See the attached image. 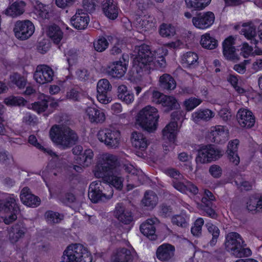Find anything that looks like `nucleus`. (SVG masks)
Wrapping results in <instances>:
<instances>
[{
    "mask_svg": "<svg viewBox=\"0 0 262 262\" xmlns=\"http://www.w3.org/2000/svg\"><path fill=\"white\" fill-rule=\"evenodd\" d=\"M115 215L120 222L125 225L129 224L133 220L132 212L126 210L123 206H116Z\"/></svg>",
    "mask_w": 262,
    "mask_h": 262,
    "instance_id": "obj_30",
    "label": "nucleus"
},
{
    "mask_svg": "<svg viewBox=\"0 0 262 262\" xmlns=\"http://www.w3.org/2000/svg\"><path fill=\"white\" fill-rule=\"evenodd\" d=\"M159 85L163 90L171 91L176 87L174 78L169 74H163L159 78Z\"/></svg>",
    "mask_w": 262,
    "mask_h": 262,
    "instance_id": "obj_32",
    "label": "nucleus"
},
{
    "mask_svg": "<svg viewBox=\"0 0 262 262\" xmlns=\"http://www.w3.org/2000/svg\"><path fill=\"white\" fill-rule=\"evenodd\" d=\"M224 135V127L222 125H216L211 127L209 136L211 138L212 142L219 144L222 142Z\"/></svg>",
    "mask_w": 262,
    "mask_h": 262,
    "instance_id": "obj_36",
    "label": "nucleus"
},
{
    "mask_svg": "<svg viewBox=\"0 0 262 262\" xmlns=\"http://www.w3.org/2000/svg\"><path fill=\"white\" fill-rule=\"evenodd\" d=\"M50 136L54 143L61 146L64 149L72 147L78 139L76 133L70 127H61L58 125L51 127Z\"/></svg>",
    "mask_w": 262,
    "mask_h": 262,
    "instance_id": "obj_3",
    "label": "nucleus"
},
{
    "mask_svg": "<svg viewBox=\"0 0 262 262\" xmlns=\"http://www.w3.org/2000/svg\"><path fill=\"white\" fill-rule=\"evenodd\" d=\"M109 43L105 37L100 36L94 42L93 46L95 50L99 52L104 51L107 48Z\"/></svg>",
    "mask_w": 262,
    "mask_h": 262,
    "instance_id": "obj_53",
    "label": "nucleus"
},
{
    "mask_svg": "<svg viewBox=\"0 0 262 262\" xmlns=\"http://www.w3.org/2000/svg\"><path fill=\"white\" fill-rule=\"evenodd\" d=\"M173 186L180 192L186 194L195 195L199 192L198 187L190 181L187 182L186 184L180 182H174Z\"/></svg>",
    "mask_w": 262,
    "mask_h": 262,
    "instance_id": "obj_24",
    "label": "nucleus"
},
{
    "mask_svg": "<svg viewBox=\"0 0 262 262\" xmlns=\"http://www.w3.org/2000/svg\"><path fill=\"white\" fill-rule=\"evenodd\" d=\"M20 199L24 205L29 207L35 208L40 204V198L32 194L28 187H25L21 189Z\"/></svg>",
    "mask_w": 262,
    "mask_h": 262,
    "instance_id": "obj_18",
    "label": "nucleus"
},
{
    "mask_svg": "<svg viewBox=\"0 0 262 262\" xmlns=\"http://www.w3.org/2000/svg\"><path fill=\"white\" fill-rule=\"evenodd\" d=\"M242 236L235 232L228 233L226 236L225 248L236 257L242 258L251 255L252 252L248 248Z\"/></svg>",
    "mask_w": 262,
    "mask_h": 262,
    "instance_id": "obj_4",
    "label": "nucleus"
},
{
    "mask_svg": "<svg viewBox=\"0 0 262 262\" xmlns=\"http://www.w3.org/2000/svg\"><path fill=\"white\" fill-rule=\"evenodd\" d=\"M215 17H192L193 25L200 29L209 27L214 21Z\"/></svg>",
    "mask_w": 262,
    "mask_h": 262,
    "instance_id": "obj_42",
    "label": "nucleus"
},
{
    "mask_svg": "<svg viewBox=\"0 0 262 262\" xmlns=\"http://www.w3.org/2000/svg\"><path fill=\"white\" fill-rule=\"evenodd\" d=\"M184 112L180 111L173 112L171 114L172 121L169 122L162 130L163 139L167 140L169 142L176 141L178 133V121L183 120Z\"/></svg>",
    "mask_w": 262,
    "mask_h": 262,
    "instance_id": "obj_9",
    "label": "nucleus"
},
{
    "mask_svg": "<svg viewBox=\"0 0 262 262\" xmlns=\"http://www.w3.org/2000/svg\"><path fill=\"white\" fill-rule=\"evenodd\" d=\"M34 13L35 15L39 16H46L49 14L51 15V12H49L48 6L43 5L41 3L38 4L35 7Z\"/></svg>",
    "mask_w": 262,
    "mask_h": 262,
    "instance_id": "obj_56",
    "label": "nucleus"
},
{
    "mask_svg": "<svg viewBox=\"0 0 262 262\" xmlns=\"http://www.w3.org/2000/svg\"><path fill=\"white\" fill-rule=\"evenodd\" d=\"M253 48L247 42H244L241 48V54L244 58H247L252 53Z\"/></svg>",
    "mask_w": 262,
    "mask_h": 262,
    "instance_id": "obj_64",
    "label": "nucleus"
},
{
    "mask_svg": "<svg viewBox=\"0 0 262 262\" xmlns=\"http://www.w3.org/2000/svg\"><path fill=\"white\" fill-rule=\"evenodd\" d=\"M92 256L88 249L80 244L69 245L63 251L60 262H92Z\"/></svg>",
    "mask_w": 262,
    "mask_h": 262,
    "instance_id": "obj_6",
    "label": "nucleus"
},
{
    "mask_svg": "<svg viewBox=\"0 0 262 262\" xmlns=\"http://www.w3.org/2000/svg\"><path fill=\"white\" fill-rule=\"evenodd\" d=\"M60 200L63 204L68 205L74 203L76 200V196L73 193L66 192L60 195Z\"/></svg>",
    "mask_w": 262,
    "mask_h": 262,
    "instance_id": "obj_57",
    "label": "nucleus"
},
{
    "mask_svg": "<svg viewBox=\"0 0 262 262\" xmlns=\"http://www.w3.org/2000/svg\"><path fill=\"white\" fill-rule=\"evenodd\" d=\"M164 96V94L158 91H154L152 93V96L151 98V101L153 103L156 104H161Z\"/></svg>",
    "mask_w": 262,
    "mask_h": 262,
    "instance_id": "obj_62",
    "label": "nucleus"
},
{
    "mask_svg": "<svg viewBox=\"0 0 262 262\" xmlns=\"http://www.w3.org/2000/svg\"><path fill=\"white\" fill-rule=\"evenodd\" d=\"M202 100L195 97H190L186 99L183 103V106L187 112H190L200 105Z\"/></svg>",
    "mask_w": 262,
    "mask_h": 262,
    "instance_id": "obj_45",
    "label": "nucleus"
},
{
    "mask_svg": "<svg viewBox=\"0 0 262 262\" xmlns=\"http://www.w3.org/2000/svg\"><path fill=\"white\" fill-rule=\"evenodd\" d=\"M159 33L162 37H169L174 36L176 29L171 24L163 23L160 27Z\"/></svg>",
    "mask_w": 262,
    "mask_h": 262,
    "instance_id": "obj_51",
    "label": "nucleus"
},
{
    "mask_svg": "<svg viewBox=\"0 0 262 262\" xmlns=\"http://www.w3.org/2000/svg\"><path fill=\"white\" fill-rule=\"evenodd\" d=\"M227 81L233 86L235 91L239 94H243L246 92L245 90L238 85L237 76L234 75H230L227 78Z\"/></svg>",
    "mask_w": 262,
    "mask_h": 262,
    "instance_id": "obj_54",
    "label": "nucleus"
},
{
    "mask_svg": "<svg viewBox=\"0 0 262 262\" xmlns=\"http://www.w3.org/2000/svg\"><path fill=\"white\" fill-rule=\"evenodd\" d=\"M4 102L7 106H24L26 100L21 97L10 96L4 99Z\"/></svg>",
    "mask_w": 262,
    "mask_h": 262,
    "instance_id": "obj_48",
    "label": "nucleus"
},
{
    "mask_svg": "<svg viewBox=\"0 0 262 262\" xmlns=\"http://www.w3.org/2000/svg\"><path fill=\"white\" fill-rule=\"evenodd\" d=\"M119 162L117 157L113 154H108L102 161L97 163L94 170L95 176L113 186L118 190L123 187V179L116 175Z\"/></svg>",
    "mask_w": 262,
    "mask_h": 262,
    "instance_id": "obj_1",
    "label": "nucleus"
},
{
    "mask_svg": "<svg viewBox=\"0 0 262 262\" xmlns=\"http://www.w3.org/2000/svg\"><path fill=\"white\" fill-rule=\"evenodd\" d=\"M111 259L112 262H133V260L131 252L126 248L118 249Z\"/></svg>",
    "mask_w": 262,
    "mask_h": 262,
    "instance_id": "obj_25",
    "label": "nucleus"
},
{
    "mask_svg": "<svg viewBox=\"0 0 262 262\" xmlns=\"http://www.w3.org/2000/svg\"><path fill=\"white\" fill-rule=\"evenodd\" d=\"M13 163V157L7 151L5 150H0V164L8 166Z\"/></svg>",
    "mask_w": 262,
    "mask_h": 262,
    "instance_id": "obj_55",
    "label": "nucleus"
},
{
    "mask_svg": "<svg viewBox=\"0 0 262 262\" xmlns=\"http://www.w3.org/2000/svg\"><path fill=\"white\" fill-rule=\"evenodd\" d=\"M208 232L212 235V238L208 243V245L211 247L214 246L218 240L220 231L219 228L215 225L208 223L206 224Z\"/></svg>",
    "mask_w": 262,
    "mask_h": 262,
    "instance_id": "obj_44",
    "label": "nucleus"
},
{
    "mask_svg": "<svg viewBox=\"0 0 262 262\" xmlns=\"http://www.w3.org/2000/svg\"><path fill=\"white\" fill-rule=\"evenodd\" d=\"M235 48L233 47H223V53L226 59H233L235 57Z\"/></svg>",
    "mask_w": 262,
    "mask_h": 262,
    "instance_id": "obj_59",
    "label": "nucleus"
},
{
    "mask_svg": "<svg viewBox=\"0 0 262 262\" xmlns=\"http://www.w3.org/2000/svg\"><path fill=\"white\" fill-rule=\"evenodd\" d=\"M187 6L189 8H194V11L202 9L207 6L211 0H185ZM192 11H193L192 10Z\"/></svg>",
    "mask_w": 262,
    "mask_h": 262,
    "instance_id": "obj_49",
    "label": "nucleus"
},
{
    "mask_svg": "<svg viewBox=\"0 0 262 262\" xmlns=\"http://www.w3.org/2000/svg\"><path fill=\"white\" fill-rule=\"evenodd\" d=\"M86 113L91 123H102L105 120L104 113L95 107H88Z\"/></svg>",
    "mask_w": 262,
    "mask_h": 262,
    "instance_id": "obj_28",
    "label": "nucleus"
},
{
    "mask_svg": "<svg viewBox=\"0 0 262 262\" xmlns=\"http://www.w3.org/2000/svg\"><path fill=\"white\" fill-rule=\"evenodd\" d=\"M45 219L48 224L55 225L60 223L64 218L63 213L51 210L46 211L44 214Z\"/></svg>",
    "mask_w": 262,
    "mask_h": 262,
    "instance_id": "obj_34",
    "label": "nucleus"
},
{
    "mask_svg": "<svg viewBox=\"0 0 262 262\" xmlns=\"http://www.w3.org/2000/svg\"><path fill=\"white\" fill-rule=\"evenodd\" d=\"M134 62L138 74L141 72L148 73L153 63L160 70L164 68L166 65L165 57L161 56L156 59L155 52L151 50L149 46L145 44L139 47L138 54L134 60Z\"/></svg>",
    "mask_w": 262,
    "mask_h": 262,
    "instance_id": "obj_2",
    "label": "nucleus"
},
{
    "mask_svg": "<svg viewBox=\"0 0 262 262\" xmlns=\"http://www.w3.org/2000/svg\"><path fill=\"white\" fill-rule=\"evenodd\" d=\"M250 60H244L242 62L234 66L233 69L239 74H244L246 71V66L250 63Z\"/></svg>",
    "mask_w": 262,
    "mask_h": 262,
    "instance_id": "obj_63",
    "label": "nucleus"
},
{
    "mask_svg": "<svg viewBox=\"0 0 262 262\" xmlns=\"http://www.w3.org/2000/svg\"><path fill=\"white\" fill-rule=\"evenodd\" d=\"M18 199L13 194L9 195L5 199L0 200V212L10 213L8 217H6L4 223L9 225L17 219V214L19 208L17 202Z\"/></svg>",
    "mask_w": 262,
    "mask_h": 262,
    "instance_id": "obj_8",
    "label": "nucleus"
},
{
    "mask_svg": "<svg viewBox=\"0 0 262 262\" xmlns=\"http://www.w3.org/2000/svg\"><path fill=\"white\" fill-rule=\"evenodd\" d=\"M158 203L157 194L152 190H146L144 194L141 203L147 210H152Z\"/></svg>",
    "mask_w": 262,
    "mask_h": 262,
    "instance_id": "obj_23",
    "label": "nucleus"
},
{
    "mask_svg": "<svg viewBox=\"0 0 262 262\" xmlns=\"http://www.w3.org/2000/svg\"><path fill=\"white\" fill-rule=\"evenodd\" d=\"M27 229L23 222H18L14 224L9 231V239L11 243L14 244L25 236Z\"/></svg>",
    "mask_w": 262,
    "mask_h": 262,
    "instance_id": "obj_21",
    "label": "nucleus"
},
{
    "mask_svg": "<svg viewBox=\"0 0 262 262\" xmlns=\"http://www.w3.org/2000/svg\"><path fill=\"white\" fill-rule=\"evenodd\" d=\"M190 216L186 211L182 210L179 214L173 215L171 217V222L173 225L182 228H186L188 225Z\"/></svg>",
    "mask_w": 262,
    "mask_h": 262,
    "instance_id": "obj_37",
    "label": "nucleus"
},
{
    "mask_svg": "<svg viewBox=\"0 0 262 262\" xmlns=\"http://www.w3.org/2000/svg\"><path fill=\"white\" fill-rule=\"evenodd\" d=\"M32 108L38 114L45 112L49 106V98L45 95L42 96L38 101L32 103Z\"/></svg>",
    "mask_w": 262,
    "mask_h": 262,
    "instance_id": "obj_43",
    "label": "nucleus"
},
{
    "mask_svg": "<svg viewBox=\"0 0 262 262\" xmlns=\"http://www.w3.org/2000/svg\"><path fill=\"white\" fill-rule=\"evenodd\" d=\"M126 58H128V56L123 54L122 59L124 62L120 60L109 65L106 69V72L107 75L116 79H119L123 77L127 71L128 63V60H126Z\"/></svg>",
    "mask_w": 262,
    "mask_h": 262,
    "instance_id": "obj_12",
    "label": "nucleus"
},
{
    "mask_svg": "<svg viewBox=\"0 0 262 262\" xmlns=\"http://www.w3.org/2000/svg\"><path fill=\"white\" fill-rule=\"evenodd\" d=\"M161 105L166 112H170L176 110L179 106L177 99L173 96H164Z\"/></svg>",
    "mask_w": 262,
    "mask_h": 262,
    "instance_id": "obj_41",
    "label": "nucleus"
},
{
    "mask_svg": "<svg viewBox=\"0 0 262 262\" xmlns=\"http://www.w3.org/2000/svg\"><path fill=\"white\" fill-rule=\"evenodd\" d=\"M159 118L158 110L154 106L147 105L139 112L136 122L144 130L152 133L157 128Z\"/></svg>",
    "mask_w": 262,
    "mask_h": 262,
    "instance_id": "obj_5",
    "label": "nucleus"
},
{
    "mask_svg": "<svg viewBox=\"0 0 262 262\" xmlns=\"http://www.w3.org/2000/svg\"><path fill=\"white\" fill-rule=\"evenodd\" d=\"M214 116V113L208 108L200 109L191 114V119L194 122L201 120L208 121Z\"/></svg>",
    "mask_w": 262,
    "mask_h": 262,
    "instance_id": "obj_31",
    "label": "nucleus"
},
{
    "mask_svg": "<svg viewBox=\"0 0 262 262\" xmlns=\"http://www.w3.org/2000/svg\"><path fill=\"white\" fill-rule=\"evenodd\" d=\"M158 222L156 217L147 219L140 226L141 233L151 241L156 240L157 238L156 227Z\"/></svg>",
    "mask_w": 262,
    "mask_h": 262,
    "instance_id": "obj_15",
    "label": "nucleus"
},
{
    "mask_svg": "<svg viewBox=\"0 0 262 262\" xmlns=\"http://www.w3.org/2000/svg\"><path fill=\"white\" fill-rule=\"evenodd\" d=\"M131 140L133 146L141 151H145L149 144V141L145 136L138 132L132 133Z\"/></svg>",
    "mask_w": 262,
    "mask_h": 262,
    "instance_id": "obj_22",
    "label": "nucleus"
},
{
    "mask_svg": "<svg viewBox=\"0 0 262 262\" xmlns=\"http://www.w3.org/2000/svg\"><path fill=\"white\" fill-rule=\"evenodd\" d=\"M236 116L238 122L242 127L251 128L255 124V117L253 113L248 109L240 108Z\"/></svg>",
    "mask_w": 262,
    "mask_h": 262,
    "instance_id": "obj_17",
    "label": "nucleus"
},
{
    "mask_svg": "<svg viewBox=\"0 0 262 262\" xmlns=\"http://www.w3.org/2000/svg\"><path fill=\"white\" fill-rule=\"evenodd\" d=\"M23 121L27 125L34 126L37 124L38 119L35 115L27 113L24 116Z\"/></svg>",
    "mask_w": 262,
    "mask_h": 262,
    "instance_id": "obj_58",
    "label": "nucleus"
},
{
    "mask_svg": "<svg viewBox=\"0 0 262 262\" xmlns=\"http://www.w3.org/2000/svg\"><path fill=\"white\" fill-rule=\"evenodd\" d=\"M124 169L128 174L126 176V179L128 182L130 181L133 182L138 180V170L134 166L130 164H124Z\"/></svg>",
    "mask_w": 262,
    "mask_h": 262,
    "instance_id": "obj_47",
    "label": "nucleus"
},
{
    "mask_svg": "<svg viewBox=\"0 0 262 262\" xmlns=\"http://www.w3.org/2000/svg\"><path fill=\"white\" fill-rule=\"evenodd\" d=\"M25 3L24 2H15L9 8L5 10L3 14L10 15L11 16H19L23 14L25 11L24 7Z\"/></svg>",
    "mask_w": 262,
    "mask_h": 262,
    "instance_id": "obj_35",
    "label": "nucleus"
},
{
    "mask_svg": "<svg viewBox=\"0 0 262 262\" xmlns=\"http://www.w3.org/2000/svg\"><path fill=\"white\" fill-rule=\"evenodd\" d=\"M210 174L214 178H219L222 174V168L217 165H212L210 166L209 169Z\"/></svg>",
    "mask_w": 262,
    "mask_h": 262,
    "instance_id": "obj_61",
    "label": "nucleus"
},
{
    "mask_svg": "<svg viewBox=\"0 0 262 262\" xmlns=\"http://www.w3.org/2000/svg\"><path fill=\"white\" fill-rule=\"evenodd\" d=\"M101 8L105 16H118L120 10L113 0H103Z\"/></svg>",
    "mask_w": 262,
    "mask_h": 262,
    "instance_id": "obj_27",
    "label": "nucleus"
},
{
    "mask_svg": "<svg viewBox=\"0 0 262 262\" xmlns=\"http://www.w3.org/2000/svg\"><path fill=\"white\" fill-rule=\"evenodd\" d=\"M52 69L46 64L38 66L34 74V78L37 83L43 84L51 82L53 79Z\"/></svg>",
    "mask_w": 262,
    "mask_h": 262,
    "instance_id": "obj_14",
    "label": "nucleus"
},
{
    "mask_svg": "<svg viewBox=\"0 0 262 262\" xmlns=\"http://www.w3.org/2000/svg\"><path fill=\"white\" fill-rule=\"evenodd\" d=\"M199 56L194 52L188 51L183 54L181 57V63L183 67L187 68H193L198 63Z\"/></svg>",
    "mask_w": 262,
    "mask_h": 262,
    "instance_id": "obj_29",
    "label": "nucleus"
},
{
    "mask_svg": "<svg viewBox=\"0 0 262 262\" xmlns=\"http://www.w3.org/2000/svg\"><path fill=\"white\" fill-rule=\"evenodd\" d=\"M108 187L110 189V192L107 195L103 192L104 187L102 185L101 182L99 181L92 182L89 186L88 192V196L91 202L97 203L103 199L111 198L113 195V190L110 185Z\"/></svg>",
    "mask_w": 262,
    "mask_h": 262,
    "instance_id": "obj_11",
    "label": "nucleus"
},
{
    "mask_svg": "<svg viewBox=\"0 0 262 262\" xmlns=\"http://www.w3.org/2000/svg\"><path fill=\"white\" fill-rule=\"evenodd\" d=\"M220 151L214 145H201L195 158L196 163H208L220 158Z\"/></svg>",
    "mask_w": 262,
    "mask_h": 262,
    "instance_id": "obj_10",
    "label": "nucleus"
},
{
    "mask_svg": "<svg viewBox=\"0 0 262 262\" xmlns=\"http://www.w3.org/2000/svg\"><path fill=\"white\" fill-rule=\"evenodd\" d=\"M98 140L111 148H118L121 141V132L112 126L101 128L97 134Z\"/></svg>",
    "mask_w": 262,
    "mask_h": 262,
    "instance_id": "obj_7",
    "label": "nucleus"
},
{
    "mask_svg": "<svg viewBox=\"0 0 262 262\" xmlns=\"http://www.w3.org/2000/svg\"><path fill=\"white\" fill-rule=\"evenodd\" d=\"M118 97L126 104H130L134 100V94L127 90L125 85L121 84L117 89Z\"/></svg>",
    "mask_w": 262,
    "mask_h": 262,
    "instance_id": "obj_33",
    "label": "nucleus"
},
{
    "mask_svg": "<svg viewBox=\"0 0 262 262\" xmlns=\"http://www.w3.org/2000/svg\"><path fill=\"white\" fill-rule=\"evenodd\" d=\"M46 33L54 43L58 45L63 38V33L61 28L55 24L48 27Z\"/></svg>",
    "mask_w": 262,
    "mask_h": 262,
    "instance_id": "obj_26",
    "label": "nucleus"
},
{
    "mask_svg": "<svg viewBox=\"0 0 262 262\" xmlns=\"http://www.w3.org/2000/svg\"><path fill=\"white\" fill-rule=\"evenodd\" d=\"M212 206H206L205 208H200V209L203 212L204 215L209 217L213 219H216L218 215L215 210Z\"/></svg>",
    "mask_w": 262,
    "mask_h": 262,
    "instance_id": "obj_60",
    "label": "nucleus"
},
{
    "mask_svg": "<svg viewBox=\"0 0 262 262\" xmlns=\"http://www.w3.org/2000/svg\"><path fill=\"white\" fill-rule=\"evenodd\" d=\"M82 96V92L80 89L78 88H71L67 92L66 97L67 99L73 102L80 101Z\"/></svg>",
    "mask_w": 262,
    "mask_h": 262,
    "instance_id": "obj_52",
    "label": "nucleus"
},
{
    "mask_svg": "<svg viewBox=\"0 0 262 262\" xmlns=\"http://www.w3.org/2000/svg\"><path fill=\"white\" fill-rule=\"evenodd\" d=\"M10 79L12 83L18 89H24L27 84V80L24 76L17 73H14L10 75Z\"/></svg>",
    "mask_w": 262,
    "mask_h": 262,
    "instance_id": "obj_50",
    "label": "nucleus"
},
{
    "mask_svg": "<svg viewBox=\"0 0 262 262\" xmlns=\"http://www.w3.org/2000/svg\"><path fill=\"white\" fill-rule=\"evenodd\" d=\"M112 85L106 79H102L98 81L97 85V98L101 103L107 104L110 101L108 93L111 91Z\"/></svg>",
    "mask_w": 262,
    "mask_h": 262,
    "instance_id": "obj_16",
    "label": "nucleus"
},
{
    "mask_svg": "<svg viewBox=\"0 0 262 262\" xmlns=\"http://www.w3.org/2000/svg\"><path fill=\"white\" fill-rule=\"evenodd\" d=\"M98 3L97 0H83V9L78 10L76 14H92L95 11Z\"/></svg>",
    "mask_w": 262,
    "mask_h": 262,
    "instance_id": "obj_39",
    "label": "nucleus"
},
{
    "mask_svg": "<svg viewBox=\"0 0 262 262\" xmlns=\"http://www.w3.org/2000/svg\"><path fill=\"white\" fill-rule=\"evenodd\" d=\"M200 44L202 47L208 50L216 48L218 45L217 40L211 36L209 33H205L201 37Z\"/></svg>",
    "mask_w": 262,
    "mask_h": 262,
    "instance_id": "obj_40",
    "label": "nucleus"
},
{
    "mask_svg": "<svg viewBox=\"0 0 262 262\" xmlns=\"http://www.w3.org/2000/svg\"><path fill=\"white\" fill-rule=\"evenodd\" d=\"M90 17H71V23L77 30L85 29L90 20Z\"/></svg>",
    "mask_w": 262,
    "mask_h": 262,
    "instance_id": "obj_46",
    "label": "nucleus"
},
{
    "mask_svg": "<svg viewBox=\"0 0 262 262\" xmlns=\"http://www.w3.org/2000/svg\"><path fill=\"white\" fill-rule=\"evenodd\" d=\"M82 151L83 147L81 145H76L72 149L73 154L79 156L80 164L82 165L83 166L88 167L93 161L94 152L90 148L85 149L83 154H82Z\"/></svg>",
    "mask_w": 262,
    "mask_h": 262,
    "instance_id": "obj_19",
    "label": "nucleus"
},
{
    "mask_svg": "<svg viewBox=\"0 0 262 262\" xmlns=\"http://www.w3.org/2000/svg\"><path fill=\"white\" fill-rule=\"evenodd\" d=\"M243 28L240 32L248 40H254L256 43L257 41L255 40L256 37V28L251 23H244L242 25Z\"/></svg>",
    "mask_w": 262,
    "mask_h": 262,
    "instance_id": "obj_38",
    "label": "nucleus"
},
{
    "mask_svg": "<svg viewBox=\"0 0 262 262\" xmlns=\"http://www.w3.org/2000/svg\"><path fill=\"white\" fill-rule=\"evenodd\" d=\"M175 247L169 244H163L157 248V258L161 261H167L174 255Z\"/></svg>",
    "mask_w": 262,
    "mask_h": 262,
    "instance_id": "obj_20",
    "label": "nucleus"
},
{
    "mask_svg": "<svg viewBox=\"0 0 262 262\" xmlns=\"http://www.w3.org/2000/svg\"><path fill=\"white\" fill-rule=\"evenodd\" d=\"M34 26L30 20L17 21L13 29L15 36L19 40L27 39L34 32Z\"/></svg>",
    "mask_w": 262,
    "mask_h": 262,
    "instance_id": "obj_13",
    "label": "nucleus"
}]
</instances>
